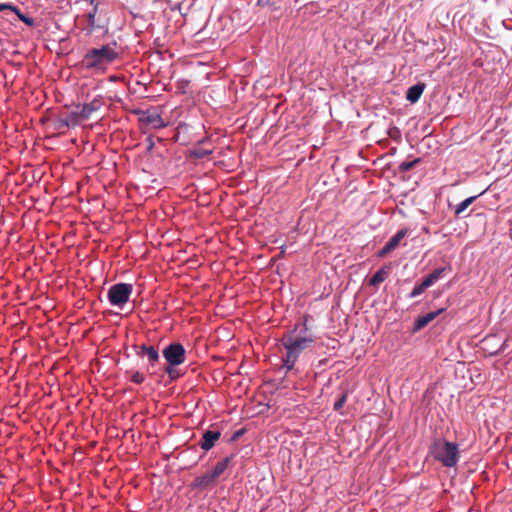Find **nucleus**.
I'll return each instance as SVG.
<instances>
[{
	"label": "nucleus",
	"instance_id": "1",
	"mask_svg": "<svg viewBox=\"0 0 512 512\" xmlns=\"http://www.w3.org/2000/svg\"><path fill=\"white\" fill-rule=\"evenodd\" d=\"M309 319H311L310 315H304L302 320L298 321L294 328L280 340L285 349V355L282 357L283 367L288 371L293 370L301 354L306 355L308 353L306 351L316 343V338L307 325Z\"/></svg>",
	"mask_w": 512,
	"mask_h": 512
},
{
	"label": "nucleus",
	"instance_id": "2",
	"mask_svg": "<svg viewBox=\"0 0 512 512\" xmlns=\"http://www.w3.org/2000/svg\"><path fill=\"white\" fill-rule=\"evenodd\" d=\"M116 47L117 43L113 41L99 48L88 49L80 62V66L86 70L103 72L109 64L119 58L120 54L116 51Z\"/></svg>",
	"mask_w": 512,
	"mask_h": 512
},
{
	"label": "nucleus",
	"instance_id": "3",
	"mask_svg": "<svg viewBox=\"0 0 512 512\" xmlns=\"http://www.w3.org/2000/svg\"><path fill=\"white\" fill-rule=\"evenodd\" d=\"M429 453L447 468L456 466L460 458L458 444L444 439L435 440L429 448Z\"/></svg>",
	"mask_w": 512,
	"mask_h": 512
},
{
	"label": "nucleus",
	"instance_id": "4",
	"mask_svg": "<svg viewBox=\"0 0 512 512\" xmlns=\"http://www.w3.org/2000/svg\"><path fill=\"white\" fill-rule=\"evenodd\" d=\"M133 292V285L129 283H116L108 289L107 298L110 305L123 308L128 303Z\"/></svg>",
	"mask_w": 512,
	"mask_h": 512
},
{
	"label": "nucleus",
	"instance_id": "5",
	"mask_svg": "<svg viewBox=\"0 0 512 512\" xmlns=\"http://www.w3.org/2000/svg\"><path fill=\"white\" fill-rule=\"evenodd\" d=\"M166 360V365L179 366L186 360V350L179 342H173L167 345L162 351Z\"/></svg>",
	"mask_w": 512,
	"mask_h": 512
},
{
	"label": "nucleus",
	"instance_id": "6",
	"mask_svg": "<svg viewBox=\"0 0 512 512\" xmlns=\"http://www.w3.org/2000/svg\"><path fill=\"white\" fill-rule=\"evenodd\" d=\"M94 6L93 10L88 13L87 21H88V34H92L95 31H103L104 33L108 32V20L102 19L101 17L96 18L97 10L99 2L92 4Z\"/></svg>",
	"mask_w": 512,
	"mask_h": 512
},
{
	"label": "nucleus",
	"instance_id": "7",
	"mask_svg": "<svg viewBox=\"0 0 512 512\" xmlns=\"http://www.w3.org/2000/svg\"><path fill=\"white\" fill-rule=\"evenodd\" d=\"M103 96H96L91 102L85 104H77L75 108L80 109L82 112V118L89 119L92 113L100 110L103 106Z\"/></svg>",
	"mask_w": 512,
	"mask_h": 512
},
{
	"label": "nucleus",
	"instance_id": "8",
	"mask_svg": "<svg viewBox=\"0 0 512 512\" xmlns=\"http://www.w3.org/2000/svg\"><path fill=\"white\" fill-rule=\"evenodd\" d=\"M408 229L403 228L400 229L395 235H393L388 242L383 246V248L379 251V256L384 257L393 250H395L400 244L401 240L407 235Z\"/></svg>",
	"mask_w": 512,
	"mask_h": 512
},
{
	"label": "nucleus",
	"instance_id": "9",
	"mask_svg": "<svg viewBox=\"0 0 512 512\" xmlns=\"http://www.w3.org/2000/svg\"><path fill=\"white\" fill-rule=\"evenodd\" d=\"M140 122L145 125H149L154 129L165 127L166 124L162 119L161 115L157 112L143 111L139 118Z\"/></svg>",
	"mask_w": 512,
	"mask_h": 512
},
{
	"label": "nucleus",
	"instance_id": "10",
	"mask_svg": "<svg viewBox=\"0 0 512 512\" xmlns=\"http://www.w3.org/2000/svg\"><path fill=\"white\" fill-rule=\"evenodd\" d=\"M445 308H440L436 311L429 312L425 315L419 316L413 324V332H418L425 328L430 322H432L437 316L442 314Z\"/></svg>",
	"mask_w": 512,
	"mask_h": 512
},
{
	"label": "nucleus",
	"instance_id": "11",
	"mask_svg": "<svg viewBox=\"0 0 512 512\" xmlns=\"http://www.w3.org/2000/svg\"><path fill=\"white\" fill-rule=\"evenodd\" d=\"M220 436L221 432L218 430H206L203 432L199 445L203 450L209 451L214 447L215 442L220 438Z\"/></svg>",
	"mask_w": 512,
	"mask_h": 512
},
{
	"label": "nucleus",
	"instance_id": "12",
	"mask_svg": "<svg viewBox=\"0 0 512 512\" xmlns=\"http://www.w3.org/2000/svg\"><path fill=\"white\" fill-rule=\"evenodd\" d=\"M425 88H426V84L423 82H419V83L409 87L406 91L407 101H409L412 104L416 103L420 99Z\"/></svg>",
	"mask_w": 512,
	"mask_h": 512
},
{
	"label": "nucleus",
	"instance_id": "13",
	"mask_svg": "<svg viewBox=\"0 0 512 512\" xmlns=\"http://www.w3.org/2000/svg\"><path fill=\"white\" fill-rule=\"evenodd\" d=\"M217 479L211 472L196 477L192 482V487L196 489H206L210 487Z\"/></svg>",
	"mask_w": 512,
	"mask_h": 512
},
{
	"label": "nucleus",
	"instance_id": "14",
	"mask_svg": "<svg viewBox=\"0 0 512 512\" xmlns=\"http://www.w3.org/2000/svg\"><path fill=\"white\" fill-rule=\"evenodd\" d=\"M391 267L390 266H383L380 269H378L374 275L369 280L370 286H378L380 283L384 282L388 276L390 275Z\"/></svg>",
	"mask_w": 512,
	"mask_h": 512
},
{
	"label": "nucleus",
	"instance_id": "15",
	"mask_svg": "<svg viewBox=\"0 0 512 512\" xmlns=\"http://www.w3.org/2000/svg\"><path fill=\"white\" fill-rule=\"evenodd\" d=\"M235 457V454L225 457L222 461H219L214 468L210 471L216 479H218L226 470L230 462Z\"/></svg>",
	"mask_w": 512,
	"mask_h": 512
},
{
	"label": "nucleus",
	"instance_id": "16",
	"mask_svg": "<svg viewBox=\"0 0 512 512\" xmlns=\"http://www.w3.org/2000/svg\"><path fill=\"white\" fill-rule=\"evenodd\" d=\"M65 119L68 122L70 127L78 126L82 121H85V118H82V112L80 109L75 108V110L67 113L65 115Z\"/></svg>",
	"mask_w": 512,
	"mask_h": 512
},
{
	"label": "nucleus",
	"instance_id": "17",
	"mask_svg": "<svg viewBox=\"0 0 512 512\" xmlns=\"http://www.w3.org/2000/svg\"><path fill=\"white\" fill-rule=\"evenodd\" d=\"M484 192L485 191L481 192L479 196H481ZM477 197L478 195L468 197L459 204H457L454 210L455 216L459 217L468 208V206H470L477 199Z\"/></svg>",
	"mask_w": 512,
	"mask_h": 512
},
{
	"label": "nucleus",
	"instance_id": "18",
	"mask_svg": "<svg viewBox=\"0 0 512 512\" xmlns=\"http://www.w3.org/2000/svg\"><path fill=\"white\" fill-rule=\"evenodd\" d=\"M212 154V150L195 147L190 150V156L196 159H203Z\"/></svg>",
	"mask_w": 512,
	"mask_h": 512
},
{
	"label": "nucleus",
	"instance_id": "19",
	"mask_svg": "<svg viewBox=\"0 0 512 512\" xmlns=\"http://www.w3.org/2000/svg\"><path fill=\"white\" fill-rule=\"evenodd\" d=\"M420 162H421V158H415L412 161L402 162L398 166V171H399V173H406V172L410 171L411 169H413Z\"/></svg>",
	"mask_w": 512,
	"mask_h": 512
},
{
	"label": "nucleus",
	"instance_id": "20",
	"mask_svg": "<svg viewBox=\"0 0 512 512\" xmlns=\"http://www.w3.org/2000/svg\"><path fill=\"white\" fill-rule=\"evenodd\" d=\"M452 268L451 266L448 264L444 267H440V268H436L434 269L430 275L433 277V279L436 281H438L439 279L443 278V276L447 273V272H451Z\"/></svg>",
	"mask_w": 512,
	"mask_h": 512
},
{
	"label": "nucleus",
	"instance_id": "21",
	"mask_svg": "<svg viewBox=\"0 0 512 512\" xmlns=\"http://www.w3.org/2000/svg\"><path fill=\"white\" fill-rule=\"evenodd\" d=\"M18 19L20 21H22L24 24H26L27 26L29 27H34L35 26V20L32 18V17H29L23 13H21V11L19 10V8L16 6V11H13Z\"/></svg>",
	"mask_w": 512,
	"mask_h": 512
},
{
	"label": "nucleus",
	"instance_id": "22",
	"mask_svg": "<svg viewBox=\"0 0 512 512\" xmlns=\"http://www.w3.org/2000/svg\"><path fill=\"white\" fill-rule=\"evenodd\" d=\"M146 356L151 366H154L160 359L158 349L154 346L147 351Z\"/></svg>",
	"mask_w": 512,
	"mask_h": 512
},
{
	"label": "nucleus",
	"instance_id": "23",
	"mask_svg": "<svg viewBox=\"0 0 512 512\" xmlns=\"http://www.w3.org/2000/svg\"><path fill=\"white\" fill-rule=\"evenodd\" d=\"M164 371L167 373V375L171 381H174L182 376V374L179 372V370L176 369V366L166 365L164 367Z\"/></svg>",
	"mask_w": 512,
	"mask_h": 512
},
{
	"label": "nucleus",
	"instance_id": "24",
	"mask_svg": "<svg viewBox=\"0 0 512 512\" xmlns=\"http://www.w3.org/2000/svg\"><path fill=\"white\" fill-rule=\"evenodd\" d=\"M129 373H130V371L126 372V374H129ZM130 381H132L135 384H142L145 381V376L138 371H134V372H131Z\"/></svg>",
	"mask_w": 512,
	"mask_h": 512
},
{
	"label": "nucleus",
	"instance_id": "25",
	"mask_svg": "<svg viewBox=\"0 0 512 512\" xmlns=\"http://www.w3.org/2000/svg\"><path fill=\"white\" fill-rule=\"evenodd\" d=\"M54 128L56 130H63L66 128H70V125H68V122L66 121L65 116H64V117H60L54 121Z\"/></svg>",
	"mask_w": 512,
	"mask_h": 512
},
{
	"label": "nucleus",
	"instance_id": "26",
	"mask_svg": "<svg viewBox=\"0 0 512 512\" xmlns=\"http://www.w3.org/2000/svg\"><path fill=\"white\" fill-rule=\"evenodd\" d=\"M347 400V393H343L334 403L333 409L339 411Z\"/></svg>",
	"mask_w": 512,
	"mask_h": 512
},
{
	"label": "nucleus",
	"instance_id": "27",
	"mask_svg": "<svg viewBox=\"0 0 512 512\" xmlns=\"http://www.w3.org/2000/svg\"><path fill=\"white\" fill-rule=\"evenodd\" d=\"M426 290L425 287L422 286V284H418L416 285L413 290L410 292V294L408 295L409 298H415L419 295H421L424 291Z\"/></svg>",
	"mask_w": 512,
	"mask_h": 512
},
{
	"label": "nucleus",
	"instance_id": "28",
	"mask_svg": "<svg viewBox=\"0 0 512 512\" xmlns=\"http://www.w3.org/2000/svg\"><path fill=\"white\" fill-rule=\"evenodd\" d=\"M153 346H148V345H141V346H137L135 345L134 348L136 349V354L139 356V357H142L144 355H146L147 351L150 350V348H152Z\"/></svg>",
	"mask_w": 512,
	"mask_h": 512
},
{
	"label": "nucleus",
	"instance_id": "29",
	"mask_svg": "<svg viewBox=\"0 0 512 512\" xmlns=\"http://www.w3.org/2000/svg\"><path fill=\"white\" fill-rule=\"evenodd\" d=\"M246 432V429L245 428H241L237 431H235L232 436L230 437L229 439V442H235L237 441L241 436H243Z\"/></svg>",
	"mask_w": 512,
	"mask_h": 512
},
{
	"label": "nucleus",
	"instance_id": "30",
	"mask_svg": "<svg viewBox=\"0 0 512 512\" xmlns=\"http://www.w3.org/2000/svg\"><path fill=\"white\" fill-rule=\"evenodd\" d=\"M434 283H435V280L433 279V277L430 274L427 275L421 282L422 286L425 287L426 289L429 288L430 286H432Z\"/></svg>",
	"mask_w": 512,
	"mask_h": 512
},
{
	"label": "nucleus",
	"instance_id": "31",
	"mask_svg": "<svg viewBox=\"0 0 512 512\" xmlns=\"http://www.w3.org/2000/svg\"><path fill=\"white\" fill-rule=\"evenodd\" d=\"M281 0H258L260 6H276Z\"/></svg>",
	"mask_w": 512,
	"mask_h": 512
},
{
	"label": "nucleus",
	"instance_id": "32",
	"mask_svg": "<svg viewBox=\"0 0 512 512\" xmlns=\"http://www.w3.org/2000/svg\"><path fill=\"white\" fill-rule=\"evenodd\" d=\"M4 10L16 11V6L11 3H0V12Z\"/></svg>",
	"mask_w": 512,
	"mask_h": 512
},
{
	"label": "nucleus",
	"instance_id": "33",
	"mask_svg": "<svg viewBox=\"0 0 512 512\" xmlns=\"http://www.w3.org/2000/svg\"><path fill=\"white\" fill-rule=\"evenodd\" d=\"M147 142H148V144H147V147H146V151L147 152H151L153 150V148H154V142H153L151 137L147 138Z\"/></svg>",
	"mask_w": 512,
	"mask_h": 512
},
{
	"label": "nucleus",
	"instance_id": "34",
	"mask_svg": "<svg viewBox=\"0 0 512 512\" xmlns=\"http://www.w3.org/2000/svg\"><path fill=\"white\" fill-rule=\"evenodd\" d=\"M326 363H327V359H321L318 361L317 367L320 368L323 365H326Z\"/></svg>",
	"mask_w": 512,
	"mask_h": 512
},
{
	"label": "nucleus",
	"instance_id": "35",
	"mask_svg": "<svg viewBox=\"0 0 512 512\" xmlns=\"http://www.w3.org/2000/svg\"><path fill=\"white\" fill-rule=\"evenodd\" d=\"M96 2H98L97 0H90V4H95Z\"/></svg>",
	"mask_w": 512,
	"mask_h": 512
},
{
	"label": "nucleus",
	"instance_id": "36",
	"mask_svg": "<svg viewBox=\"0 0 512 512\" xmlns=\"http://www.w3.org/2000/svg\"><path fill=\"white\" fill-rule=\"evenodd\" d=\"M501 351H503V346L501 348H499V350L495 354H497V353H499Z\"/></svg>",
	"mask_w": 512,
	"mask_h": 512
}]
</instances>
